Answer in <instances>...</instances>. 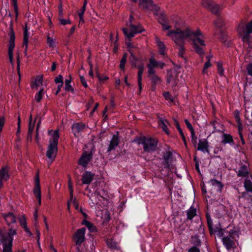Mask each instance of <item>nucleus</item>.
Here are the masks:
<instances>
[{
    "mask_svg": "<svg viewBox=\"0 0 252 252\" xmlns=\"http://www.w3.org/2000/svg\"><path fill=\"white\" fill-rule=\"evenodd\" d=\"M167 36L179 47L178 55L183 58L185 53L184 45L186 40L191 41L196 53L200 55L204 54L202 47L205 46V44L203 34L199 29H191L184 21L177 23L174 30L169 31Z\"/></svg>",
    "mask_w": 252,
    "mask_h": 252,
    "instance_id": "f257e3e1",
    "label": "nucleus"
},
{
    "mask_svg": "<svg viewBox=\"0 0 252 252\" xmlns=\"http://www.w3.org/2000/svg\"><path fill=\"white\" fill-rule=\"evenodd\" d=\"M48 134L51 135L49 140V144L46 152L47 157L50 160V163H51L55 159L58 152V143L59 138L58 130H50Z\"/></svg>",
    "mask_w": 252,
    "mask_h": 252,
    "instance_id": "f03ea898",
    "label": "nucleus"
},
{
    "mask_svg": "<svg viewBox=\"0 0 252 252\" xmlns=\"http://www.w3.org/2000/svg\"><path fill=\"white\" fill-rule=\"evenodd\" d=\"M16 234L17 230L12 227L9 228L7 232L0 231V237L3 245L2 252H12L13 237Z\"/></svg>",
    "mask_w": 252,
    "mask_h": 252,
    "instance_id": "7ed1b4c3",
    "label": "nucleus"
},
{
    "mask_svg": "<svg viewBox=\"0 0 252 252\" xmlns=\"http://www.w3.org/2000/svg\"><path fill=\"white\" fill-rule=\"evenodd\" d=\"M238 32L244 43H249L250 35L252 32V20L246 26L244 23H240L238 27Z\"/></svg>",
    "mask_w": 252,
    "mask_h": 252,
    "instance_id": "20e7f679",
    "label": "nucleus"
},
{
    "mask_svg": "<svg viewBox=\"0 0 252 252\" xmlns=\"http://www.w3.org/2000/svg\"><path fill=\"white\" fill-rule=\"evenodd\" d=\"M138 144L143 145L144 151L151 152L155 151L157 147V141L152 138H142L136 141Z\"/></svg>",
    "mask_w": 252,
    "mask_h": 252,
    "instance_id": "39448f33",
    "label": "nucleus"
},
{
    "mask_svg": "<svg viewBox=\"0 0 252 252\" xmlns=\"http://www.w3.org/2000/svg\"><path fill=\"white\" fill-rule=\"evenodd\" d=\"M132 17L130 16V23H131ZM127 28H123V31L126 37L128 38L134 37V35L138 33L142 32L144 30L140 26H135L132 24H127Z\"/></svg>",
    "mask_w": 252,
    "mask_h": 252,
    "instance_id": "423d86ee",
    "label": "nucleus"
},
{
    "mask_svg": "<svg viewBox=\"0 0 252 252\" xmlns=\"http://www.w3.org/2000/svg\"><path fill=\"white\" fill-rule=\"evenodd\" d=\"M86 228H81L76 230L73 235V240L79 250V246L84 242L85 239Z\"/></svg>",
    "mask_w": 252,
    "mask_h": 252,
    "instance_id": "0eeeda50",
    "label": "nucleus"
},
{
    "mask_svg": "<svg viewBox=\"0 0 252 252\" xmlns=\"http://www.w3.org/2000/svg\"><path fill=\"white\" fill-rule=\"evenodd\" d=\"M89 197L93 205H96L101 207L105 205L106 200L97 192H94L92 193Z\"/></svg>",
    "mask_w": 252,
    "mask_h": 252,
    "instance_id": "6e6552de",
    "label": "nucleus"
},
{
    "mask_svg": "<svg viewBox=\"0 0 252 252\" xmlns=\"http://www.w3.org/2000/svg\"><path fill=\"white\" fill-rule=\"evenodd\" d=\"M15 35L13 31H11L9 33V40L8 44V57L9 62L13 65V50L15 46L14 43Z\"/></svg>",
    "mask_w": 252,
    "mask_h": 252,
    "instance_id": "1a4fd4ad",
    "label": "nucleus"
},
{
    "mask_svg": "<svg viewBox=\"0 0 252 252\" xmlns=\"http://www.w3.org/2000/svg\"><path fill=\"white\" fill-rule=\"evenodd\" d=\"M33 193L38 199L39 205L41 203V193L40 186V179L39 173L37 172L35 178V187L33 189Z\"/></svg>",
    "mask_w": 252,
    "mask_h": 252,
    "instance_id": "9d476101",
    "label": "nucleus"
},
{
    "mask_svg": "<svg viewBox=\"0 0 252 252\" xmlns=\"http://www.w3.org/2000/svg\"><path fill=\"white\" fill-rule=\"evenodd\" d=\"M202 5L215 14H217L220 9V6L214 3L211 0H202Z\"/></svg>",
    "mask_w": 252,
    "mask_h": 252,
    "instance_id": "9b49d317",
    "label": "nucleus"
},
{
    "mask_svg": "<svg viewBox=\"0 0 252 252\" xmlns=\"http://www.w3.org/2000/svg\"><path fill=\"white\" fill-rule=\"evenodd\" d=\"M134 2H136L137 0H131ZM139 6L143 9L149 10L157 11L158 7L154 5L152 0H139Z\"/></svg>",
    "mask_w": 252,
    "mask_h": 252,
    "instance_id": "f8f14e48",
    "label": "nucleus"
},
{
    "mask_svg": "<svg viewBox=\"0 0 252 252\" xmlns=\"http://www.w3.org/2000/svg\"><path fill=\"white\" fill-rule=\"evenodd\" d=\"M92 158V154L89 153L84 152L78 160V164L83 167H86Z\"/></svg>",
    "mask_w": 252,
    "mask_h": 252,
    "instance_id": "ddd939ff",
    "label": "nucleus"
},
{
    "mask_svg": "<svg viewBox=\"0 0 252 252\" xmlns=\"http://www.w3.org/2000/svg\"><path fill=\"white\" fill-rule=\"evenodd\" d=\"M209 143L206 139H200L199 140L197 150L200 151L203 153H209Z\"/></svg>",
    "mask_w": 252,
    "mask_h": 252,
    "instance_id": "4468645a",
    "label": "nucleus"
},
{
    "mask_svg": "<svg viewBox=\"0 0 252 252\" xmlns=\"http://www.w3.org/2000/svg\"><path fill=\"white\" fill-rule=\"evenodd\" d=\"M9 178L8 169L6 166L0 170V189L3 187L2 181H6Z\"/></svg>",
    "mask_w": 252,
    "mask_h": 252,
    "instance_id": "2eb2a0df",
    "label": "nucleus"
},
{
    "mask_svg": "<svg viewBox=\"0 0 252 252\" xmlns=\"http://www.w3.org/2000/svg\"><path fill=\"white\" fill-rule=\"evenodd\" d=\"M208 184L211 188V190H216L217 191L220 192L223 187V185L221 183L215 179H212L209 182Z\"/></svg>",
    "mask_w": 252,
    "mask_h": 252,
    "instance_id": "dca6fc26",
    "label": "nucleus"
},
{
    "mask_svg": "<svg viewBox=\"0 0 252 252\" xmlns=\"http://www.w3.org/2000/svg\"><path fill=\"white\" fill-rule=\"evenodd\" d=\"M94 174L89 171L85 172L82 176V182L83 184H90L93 181Z\"/></svg>",
    "mask_w": 252,
    "mask_h": 252,
    "instance_id": "f3484780",
    "label": "nucleus"
},
{
    "mask_svg": "<svg viewBox=\"0 0 252 252\" xmlns=\"http://www.w3.org/2000/svg\"><path fill=\"white\" fill-rule=\"evenodd\" d=\"M119 144V138L118 136L116 135H113L109 145L107 152H110L112 150H114L116 147L118 146Z\"/></svg>",
    "mask_w": 252,
    "mask_h": 252,
    "instance_id": "a211bd4d",
    "label": "nucleus"
},
{
    "mask_svg": "<svg viewBox=\"0 0 252 252\" xmlns=\"http://www.w3.org/2000/svg\"><path fill=\"white\" fill-rule=\"evenodd\" d=\"M208 127L209 129L213 128L212 133H214L216 131H221L223 129L222 125L219 124L217 121H214L211 122L208 125Z\"/></svg>",
    "mask_w": 252,
    "mask_h": 252,
    "instance_id": "6ab92c4d",
    "label": "nucleus"
},
{
    "mask_svg": "<svg viewBox=\"0 0 252 252\" xmlns=\"http://www.w3.org/2000/svg\"><path fill=\"white\" fill-rule=\"evenodd\" d=\"M2 217L8 225L16 221V218L13 213H9L8 214H2Z\"/></svg>",
    "mask_w": 252,
    "mask_h": 252,
    "instance_id": "aec40b11",
    "label": "nucleus"
},
{
    "mask_svg": "<svg viewBox=\"0 0 252 252\" xmlns=\"http://www.w3.org/2000/svg\"><path fill=\"white\" fill-rule=\"evenodd\" d=\"M47 44L49 48H54L56 46V38L54 35V32L50 35L49 33L47 35Z\"/></svg>",
    "mask_w": 252,
    "mask_h": 252,
    "instance_id": "412c9836",
    "label": "nucleus"
},
{
    "mask_svg": "<svg viewBox=\"0 0 252 252\" xmlns=\"http://www.w3.org/2000/svg\"><path fill=\"white\" fill-rule=\"evenodd\" d=\"M177 77V73L175 70H169L167 72V82L176 84V80Z\"/></svg>",
    "mask_w": 252,
    "mask_h": 252,
    "instance_id": "4be33fe9",
    "label": "nucleus"
},
{
    "mask_svg": "<svg viewBox=\"0 0 252 252\" xmlns=\"http://www.w3.org/2000/svg\"><path fill=\"white\" fill-rule=\"evenodd\" d=\"M185 123H186L188 128L190 131L192 142L194 146H195L196 145L197 137L195 135V132H194L193 128L192 126V125H191V124L187 120H185Z\"/></svg>",
    "mask_w": 252,
    "mask_h": 252,
    "instance_id": "5701e85b",
    "label": "nucleus"
},
{
    "mask_svg": "<svg viewBox=\"0 0 252 252\" xmlns=\"http://www.w3.org/2000/svg\"><path fill=\"white\" fill-rule=\"evenodd\" d=\"M223 245L227 249H231L234 245V243L231 237H225L222 238Z\"/></svg>",
    "mask_w": 252,
    "mask_h": 252,
    "instance_id": "b1692460",
    "label": "nucleus"
},
{
    "mask_svg": "<svg viewBox=\"0 0 252 252\" xmlns=\"http://www.w3.org/2000/svg\"><path fill=\"white\" fill-rule=\"evenodd\" d=\"M155 40L157 44V46H158L159 50V53L161 55H165V46L164 44V43L161 41L159 38L156 36H155Z\"/></svg>",
    "mask_w": 252,
    "mask_h": 252,
    "instance_id": "393cba45",
    "label": "nucleus"
},
{
    "mask_svg": "<svg viewBox=\"0 0 252 252\" xmlns=\"http://www.w3.org/2000/svg\"><path fill=\"white\" fill-rule=\"evenodd\" d=\"M127 46L129 48V52L131 55V58L130 59V62L132 66L135 67L136 65V62L137 61L136 58L134 56V54L132 50V48H133V46L131 45L130 43L127 44Z\"/></svg>",
    "mask_w": 252,
    "mask_h": 252,
    "instance_id": "a878e982",
    "label": "nucleus"
},
{
    "mask_svg": "<svg viewBox=\"0 0 252 252\" xmlns=\"http://www.w3.org/2000/svg\"><path fill=\"white\" fill-rule=\"evenodd\" d=\"M138 85L140 91L142 89V75L144 70V65L140 64L138 66Z\"/></svg>",
    "mask_w": 252,
    "mask_h": 252,
    "instance_id": "bb28decb",
    "label": "nucleus"
},
{
    "mask_svg": "<svg viewBox=\"0 0 252 252\" xmlns=\"http://www.w3.org/2000/svg\"><path fill=\"white\" fill-rule=\"evenodd\" d=\"M85 126V125L83 123H75L72 126V129L74 134L75 135L83 129Z\"/></svg>",
    "mask_w": 252,
    "mask_h": 252,
    "instance_id": "cd10ccee",
    "label": "nucleus"
},
{
    "mask_svg": "<svg viewBox=\"0 0 252 252\" xmlns=\"http://www.w3.org/2000/svg\"><path fill=\"white\" fill-rule=\"evenodd\" d=\"M244 188L248 192H252V177H248L244 182Z\"/></svg>",
    "mask_w": 252,
    "mask_h": 252,
    "instance_id": "c85d7f7f",
    "label": "nucleus"
},
{
    "mask_svg": "<svg viewBox=\"0 0 252 252\" xmlns=\"http://www.w3.org/2000/svg\"><path fill=\"white\" fill-rule=\"evenodd\" d=\"M43 83V77L42 76H37L33 84L31 85V87L33 89H37L38 87L42 85Z\"/></svg>",
    "mask_w": 252,
    "mask_h": 252,
    "instance_id": "c756f323",
    "label": "nucleus"
},
{
    "mask_svg": "<svg viewBox=\"0 0 252 252\" xmlns=\"http://www.w3.org/2000/svg\"><path fill=\"white\" fill-rule=\"evenodd\" d=\"M222 143L224 144H226V143H233L232 136L230 134L223 133Z\"/></svg>",
    "mask_w": 252,
    "mask_h": 252,
    "instance_id": "7c9ffc66",
    "label": "nucleus"
},
{
    "mask_svg": "<svg viewBox=\"0 0 252 252\" xmlns=\"http://www.w3.org/2000/svg\"><path fill=\"white\" fill-rule=\"evenodd\" d=\"M160 123L159 126L161 127L163 130L166 132L167 134H169V131L168 130L167 125L168 122L166 119H160Z\"/></svg>",
    "mask_w": 252,
    "mask_h": 252,
    "instance_id": "2f4dec72",
    "label": "nucleus"
},
{
    "mask_svg": "<svg viewBox=\"0 0 252 252\" xmlns=\"http://www.w3.org/2000/svg\"><path fill=\"white\" fill-rule=\"evenodd\" d=\"M181 21H183V20H180L179 21L176 22L175 23V24L174 27L175 26V25H176V24L177 23H179V22H180ZM159 23L162 25V29L164 31H168V32H169L170 31H173L175 29V27H174L173 30H171V26L167 22H165L164 21H163L162 22L159 21ZM168 32H167V33Z\"/></svg>",
    "mask_w": 252,
    "mask_h": 252,
    "instance_id": "473e14b6",
    "label": "nucleus"
},
{
    "mask_svg": "<svg viewBox=\"0 0 252 252\" xmlns=\"http://www.w3.org/2000/svg\"><path fill=\"white\" fill-rule=\"evenodd\" d=\"M149 63H152V65L154 67H159L160 68H162L165 65L164 63L162 62L156 61L154 58H151L150 59Z\"/></svg>",
    "mask_w": 252,
    "mask_h": 252,
    "instance_id": "72a5a7b5",
    "label": "nucleus"
},
{
    "mask_svg": "<svg viewBox=\"0 0 252 252\" xmlns=\"http://www.w3.org/2000/svg\"><path fill=\"white\" fill-rule=\"evenodd\" d=\"M249 173L247 166L246 165L242 166L238 173V176L239 177H245Z\"/></svg>",
    "mask_w": 252,
    "mask_h": 252,
    "instance_id": "f704fd0d",
    "label": "nucleus"
},
{
    "mask_svg": "<svg viewBox=\"0 0 252 252\" xmlns=\"http://www.w3.org/2000/svg\"><path fill=\"white\" fill-rule=\"evenodd\" d=\"M172 156V153L169 151H167L163 155V158L165 162V166L169 167V161Z\"/></svg>",
    "mask_w": 252,
    "mask_h": 252,
    "instance_id": "c9c22d12",
    "label": "nucleus"
},
{
    "mask_svg": "<svg viewBox=\"0 0 252 252\" xmlns=\"http://www.w3.org/2000/svg\"><path fill=\"white\" fill-rule=\"evenodd\" d=\"M196 215V210L195 208L191 207L187 211V217L189 220H191Z\"/></svg>",
    "mask_w": 252,
    "mask_h": 252,
    "instance_id": "e433bc0d",
    "label": "nucleus"
},
{
    "mask_svg": "<svg viewBox=\"0 0 252 252\" xmlns=\"http://www.w3.org/2000/svg\"><path fill=\"white\" fill-rule=\"evenodd\" d=\"M71 81V75L68 76V78L66 79L65 80V90L67 91H72V87L70 85Z\"/></svg>",
    "mask_w": 252,
    "mask_h": 252,
    "instance_id": "4c0bfd02",
    "label": "nucleus"
},
{
    "mask_svg": "<svg viewBox=\"0 0 252 252\" xmlns=\"http://www.w3.org/2000/svg\"><path fill=\"white\" fill-rule=\"evenodd\" d=\"M44 94L43 89H41L35 95V100L37 102H39L42 99Z\"/></svg>",
    "mask_w": 252,
    "mask_h": 252,
    "instance_id": "58836bf2",
    "label": "nucleus"
},
{
    "mask_svg": "<svg viewBox=\"0 0 252 252\" xmlns=\"http://www.w3.org/2000/svg\"><path fill=\"white\" fill-rule=\"evenodd\" d=\"M32 115L30 116V122L29 123V129H28V136L32 138V133L33 130L34 126L32 125Z\"/></svg>",
    "mask_w": 252,
    "mask_h": 252,
    "instance_id": "ea45409f",
    "label": "nucleus"
},
{
    "mask_svg": "<svg viewBox=\"0 0 252 252\" xmlns=\"http://www.w3.org/2000/svg\"><path fill=\"white\" fill-rule=\"evenodd\" d=\"M102 219L103 222H107L110 220V213L108 211H105L102 214Z\"/></svg>",
    "mask_w": 252,
    "mask_h": 252,
    "instance_id": "a19ab883",
    "label": "nucleus"
},
{
    "mask_svg": "<svg viewBox=\"0 0 252 252\" xmlns=\"http://www.w3.org/2000/svg\"><path fill=\"white\" fill-rule=\"evenodd\" d=\"M86 10V8H84V7H82L81 9H80L78 12V15L79 17V22L84 23V20L83 18L84 13Z\"/></svg>",
    "mask_w": 252,
    "mask_h": 252,
    "instance_id": "79ce46f5",
    "label": "nucleus"
},
{
    "mask_svg": "<svg viewBox=\"0 0 252 252\" xmlns=\"http://www.w3.org/2000/svg\"><path fill=\"white\" fill-rule=\"evenodd\" d=\"M147 67L148 68V76L150 77L151 76L154 75L155 74V71L154 69V67L152 65V63H149L147 65Z\"/></svg>",
    "mask_w": 252,
    "mask_h": 252,
    "instance_id": "37998d69",
    "label": "nucleus"
},
{
    "mask_svg": "<svg viewBox=\"0 0 252 252\" xmlns=\"http://www.w3.org/2000/svg\"><path fill=\"white\" fill-rule=\"evenodd\" d=\"M149 77L150 78L152 83L154 86L156 85L160 81V78L156 74L151 76Z\"/></svg>",
    "mask_w": 252,
    "mask_h": 252,
    "instance_id": "c03bdc74",
    "label": "nucleus"
},
{
    "mask_svg": "<svg viewBox=\"0 0 252 252\" xmlns=\"http://www.w3.org/2000/svg\"><path fill=\"white\" fill-rule=\"evenodd\" d=\"M29 36V35L27 29L25 28L24 31L23 45H27V44H28Z\"/></svg>",
    "mask_w": 252,
    "mask_h": 252,
    "instance_id": "a18cd8bd",
    "label": "nucleus"
},
{
    "mask_svg": "<svg viewBox=\"0 0 252 252\" xmlns=\"http://www.w3.org/2000/svg\"><path fill=\"white\" fill-rule=\"evenodd\" d=\"M126 58H127V55H126V54H125L124 55L122 59H121V62H120V66L122 69L124 70V69H125V63L126 62Z\"/></svg>",
    "mask_w": 252,
    "mask_h": 252,
    "instance_id": "49530a36",
    "label": "nucleus"
},
{
    "mask_svg": "<svg viewBox=\"0 0 252 252\" xmlns=\"http://www.w3.org/2000/svg\"><path fill=\"white\" fill-rule=\"evenodd\" d=\"M18 220L21 226L23 227L27 226V222L25 216L22 215L21 217H19Z\"/></svg>",
    "mask_w": 252,
    "mask_h": 252,
    "instance_id": "de8ad7c7",
    "label": "nucleus"
},
{
    "mask_svg": "<svg viewBox=\"0 0 252 252\" xmlns=\"http://www.w3.org/2000/svg\"><path fill=\"white\" fill-rule=\"evenodd\" d=\"M207 58L208 59V61L204 64V67L202 70L203 73H207L206 69L208 67H209L211 66V63H210V57H207Z\"/></svg>",
    "mask_w": 252,
    "mask_h": 252,
    "instance_id": "09e8293b",
    "label": "nucleus"
},
{
    "mask_svg": "<svg viewBox=\"0 0 252 252\" xmlns=\"http://www.w3.org/2000/svg\"><path fill=\"white\" fill-rule=\"evenodd\" d=\"M68 189H69V192H70V196L71 199H73V188H72V183H71V178L70 177L69 178V179L68 181Z\"/></svg>",
    "mask_w": 252,
    "mask_h": 252,
    "instance_id": "8fccbe9b",
    "label": "nucleus"
},
{
    "mask_svg": "<svg viewBox=\"0 0 252 252\" xmlns=\"http://www.w3.org/2000/svg\"><path fill=\"white\" fill-rule=\"evenodd\" d=\"M215 25L217 28H221L223 26L224 23L221 19L219 18L215 22Z\"/></svg>",
    "mask_w": 252,
    "mask_h": 252,
    "instance_id": "3c124183",
    "label": "nucleus"
},
{
    "mask_svg": "<svg viewBox=\"0 0 252 252\" xmlns=\"http://www.w3.org/2000/svg\"><path fill=\"white\" fill-rule=\"evenodd\" d=\"M246 70L248 75L252 77V62L248 63L247 65Z\"/></svg>",
    "mask_w": 252,
    "mask_h": 252,
    "instance_id": "603ef678",
    "label": "nucleus"
},
{
    "mask_svg": "<svg viewBox=\"0 0 252 252\" xmlns=\"http://www.w3.org/2000/svg\"><path fill=\"white\" fill-rule=\"evenodd\" d=\"M108 246L112 249H118V244L116 242L113 241H110L107 242Z\"/></svg>",
    "mask_w": 252,
    "mask_h": 252,
    "instance_id": "864d4df0",
    "label": "nucleus"
},
{
    "mask_svg": "<svg viewBox=\"0 0 252 252\" xmlns=\"http://www.w3.org/2000/svg\"><path fill=\"white\" fill-rule=\"evenodd\" d=\"M217 66H218V72H219V74L220 75H222L223 74L224 70L222 67V64L220 63H218Z\"/></svg>",
    "mask_w": 252,
    "mask_h": 252,
    "instance_id": "5fc2aeb1",
    "label": "nucleus"
},
{
    "mask_svg": "<svg viewBox=\"0 0 252 252\" xmlns=\"http://www.w3.org/2000/svg\"><path fill=\"white\" fill-rule=\"evenodd\" d=\"M163 95L166 100H169L171 102H173L174 99L171 96V94L169 92H165L163 94Z\"/></svg>",
    "mask_w": 252,
    "mask_h": 252,
    "instance_id": "6e6d98bb",
    "label": "nucleus"
},
{
    "mask_svg": "<svg viewBox=\"0 0 252 252\" xmlns=\"http://www.w3.org/2000/svg\"><path fill=\"white\" fill-rule=\"evenodd\" d=\"M55 81L56 83L62 84L63 85V77L61 75H58L55 79Z\"/></svg>",
    "mask_w": 252,
    "mask_h": 252,
    "instance_id": "4d7b16f0",
    "label": "nucleus"
},
{
    "mask_svg": "<svg viewBox=\"0 0 252 252\" xmlns=\"http://www.w3.org/2000/svg\"><path fill=\"white\" fill-rule=\"evenodd\" d=\"M12 2L14 7V10L16 13V15H18V6L17 4V0H12Z\"/></svg>",
    "mask_w": 252,
    "mask_h": 252,
    "instance_id": "13d9d810",
    "label": "nucleus"
},
{
    "mask_svg": "<svg viewBox=\"0 0 252 252\" xmlns=\"http://www.w3.org/2000/svg\"><path fill=\"white\" fill-rule=\"evenodd\" d=\"M17 72L19 76V78H20V58L19 55L17 57Z\"/></svg>",
    "mask_w": 252,
    "mask_h": 252,
    "instance_id": "bf43d9fd",
    "label": "nucleus"
},
{
    "mask_svg": "<svg viewBox=\"0 0 252 252\" xmlns=\"http://www.w3.org/2000/svg\"><path fill=\"white\" fill-rule=\"evenodd\" d=\"M96 76L98 78L100 81L107 80L108 79V77L107 76L101 77L99 73H98V69H96Z\"/></svg>",
    "mask_w": 252,
    "mask_h": 252,
    "instance_id": "052dcab7",
    "label": "nucleus"
},
{
    "mask_svg": "<svg viewBox=\"0 0 252 252\" xmlns=\"http://www.w3.org/2000/svg\"><path fill=\"white\" fill-rule=\"evenodd\" d=\"M59 20L60 24L63 25L70 23V21L69 19H60Z\"/></svg>",
    "mask_w": 252,
    "mask_h": 252,
    "instance_id": "680f3d73",
    "label": "nucleus"
},
{
    "mask_svg": "<svg viewBox=\"0 0 252 252\" xmlns=\"http://www.w3.org/2000/svg\"><path fill=\"white\" fill-rule=\"evenodd\" d=\"M80 81H81L82 85L85 88H87L88 87V85H87V82H86L85 79L84 78V77L83 76H80Z\"/></svg>",
    "mask_w": 252,
    "mask_h": 252,
    "instance_id": "e2e57ef3",
    "label": "nucleus"
},
{
    "mask_svg": "<svg viewBox=\"0 0 252 252\" xmlns=\"http://www.w3.org/2000/svg\"><path fill=\"white\" fill-rule=\"evenodd\" d=\"M89 65H90V70H89V75L90 76H91V77H94V73H93V64L91 63V62H89Z\"/></svg>",
    "mask_w": 252,
    "mask_h": 252,
    "instance_id": "0e129e2a",
    "label": "nucleus"
},
{
    "mask_svg": "<svg viewBox=\"0 0 252 252\" xmlns=\"http://www.w3.org/2000/svg\"><path fill=\"white\" fill-rule=\"evenodd\" d=\"M188 252H200V250L196 247H192L189 250Z\"/></svg>",
    "mask_w": 252,
    "mask_h": 252,
    "instance_id": "69168bd1",
    "label": "nucleus"
},
{
    "mask_svg": "<svg viewBox=\"0 0 252 252\" xmlns=\"http://www.w3.org/2000/svg\"><path fill=\"white\" fill-rule=\"evenodd\" d=\"M87 227L89 229H90L91 231H94L95 230L96 228L90 222V225L87 226Z\"/></svg>",
    "mask_w": 252,
    "mask_h": 252,
    "instance_id": "338daca9",
    "label": "nucleus"
},
{
    "mask_svg": "<svg viewBox=\"0 0 252 252\" xmlns=\"http://www.w3.org/2000/svg\"><path fill=\"white\" fill-rule=\"evenodd\" d=\"M82 224L83 225H85L87 226L90 225V222L87 221L86 220H84L82 221Z\"/></svg>",
    "mask_w": 252,
    "mask_h": 252,
    "instance_id": "774afa93",
    "label": "nucleus"
}]
</instances>
